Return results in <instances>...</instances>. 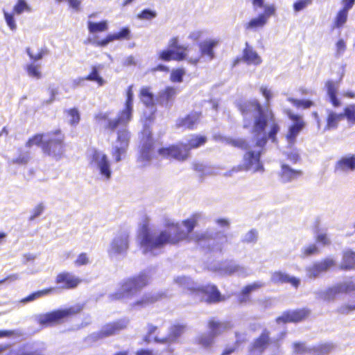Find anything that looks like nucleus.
Segmentation results:
<instances>
[{"mask_svg": "<svg viewBox=\"0 0 355 355\" xmlns=\"http://www.w3.org/2000/svg\"><path fill=\"white\" fill-rule=\"evenodd\" d=\"M320 252L319 248L315 244H310L308 246L303 248L301 250V257L306 258L313 254H317Z\"/></svg>", "mask_w": 355, "mask_h": 355, "instance_id": "nucleus-49", "label": "nucleus"}, {"mask_svg": "<svg viewBox=\"0 0 355 355\" xmlns=\"http://www.w3.org/2000/svg\"><path fill=\"white\" fill-rule=\"evenodd\" d=\"M156 15L157 13L155 11L149 9H144L137 15V17L140 19L150 20L155 18Z\"/></svg>", "mask_w": 355, "mask_h": 355, "instance_id": "nucleus-56", "label": "nucleus"}, {"mask_svg": "<svg viewBox=\"0 0 355 355\" xmlns=\"http://www.w3.org/2000/svg\"><path fill=\"white\" fill-rule=\"evenodd\" d=\"M355 310V304H343L340 306L338 309L337 312L340 314H349V313L354 311Z\"/></svg>", "mask_w": 355, "mask_h": 355, "instance_id": "nucleus-61", "label": "nucleus"}, {"mask_svg": "<svg viewBox=\"0 0 355 355\" xmlns=\"http://www.w3.org/2000/svg\"><path fill=\"white\" fill-rule=\"evenodd\" d=\"M129 247L128 235L124 234L114 238L111 243V250L114 254H121L127 251Z\"/></svg>", "mask_w": 355, "mask_h": 355, "instance_id": "nucleus-26", "label": "nucleus"}, {"mask_svg": "<svg viewBox=\"0 0 355 355\" xmlns=\"http://www.w3.org/2000/svg\"><path fill=\"white\" fill-rule=\"evenodd\" d=\"M207 140L205 135L192 134L186 142L179 141L161 147L157 150V153L163 159L184 162L191 157L192 150L203 146Z\"/></svg>", "mask_w": 355, "mask_h": 355, "instance_id": "nucleus-3", "label": "nucleus"}, {"mask_svg": "<svg viewBox=\"0 0 355 355\" xmlns=\"http://www.w3.org/2000/svg\"><path fill=\"white\" fill-rule=\"evenodd\" d=\"M149 282L150 275L146 272L141 271L124 281L121 285L122 293L124 295L135 293L147 286Z\"/></svg>", "mask_w": 355, "mask_h": 355, "instance_id": "nucleus-9", "label": "nucleus"}, {"mask_svg": "<svg viewBox=\"0 0 355 355\" xmlns=\"http://www.w3.org/2000/svg\"><path fill=\"white\" fill-rule=\"evenodd\" d=\"M133 107L124 105L116 119L108 120L105 128L114 132L119 125H127L132 119Z\"/></svg>", "mask_w": 355, "mask_h": 355, "instance_id": "nucleus-15", "label": "nucleus"}, {"mask_svg": "<svg viewBox=\"0 0 355 355\" xmlns=\"http://www.w3.org/2000/svg\"><path fill=\"white\" fill-rule=\"evenodd\" d=\"M44 134L43 133H37L31 137L26 142V147L31 148L33 146H40L42 148V146L44 143Z\"/></svg>", "mask_w": 355, "mask_h": 355, "instance_id": "nucleus-45", "label": "nucleus"}, {"mask_svg": "<svg viewBox=\"0 0 355 355\" xmlns=\"http://www.w3.org/2000/svg\"><path fill=\"white\" fill-rule=\"evenodd\" d=\"M202 116L200 111H193L183 117L179 118L176 121V127L184 130H194L196 128Z\"/></svg>", "mask_w": 355, "mask_h": 355, "instance_id": "nucleus-18", "label": "nucleus"}, {"mask_svg": "<svg viewBox=\"0 0 355 355\" xmlns=\"http://www.w3.org/2000/svg\"><path fill=\"white\" fill-rule=\"evenodd\" d=\"M83 309V304H75L64 309H56L38 316L37 322L44 327L53 326L62 323L64 320L80 313Z\"/></svg>", "mask_w": 355, "mask_h": 355, "instance_id": "nucleus-5", "label": "nucleus"}, {"mask_svg": "<svg viewBox=\"0 0 355 355\" xmlns=\"http://www.w3.org/2000/svg\"><path fill=\"white\" fill-rule=\"evenodd\" d=\"M350 9L351 8L345 6H342L334 18L331 28L332 29L340 28L344 26L345 24L347 22L348 12Z\"/></svg>", "mask_w": 355, "mask_h": 355, "instance_id": "nucleus-33", "label": "nucleus"}, {"mask_svg": "<svg viewBox=\"0 0 355 355\" xmlns=\"http://www.w3.org/2000/svg\"><path fill=\"white\" fill-rule=\"evenodd\" d=\"M44 207L42 203L38 204L33 210L31 215L29 217V220H33L35 218L41 215L44 211Z\"/></svg>", "mask_w": 355, "mask_h": 355, "instance_id": "nucleus-62", "label": "nucleus"}, {"mask_svg": "<svg viewBox=\"0 0 355 355\" xmlns=\"http://www.w3.org/2000/svg\"><path fill=\"white\" fill-rule=\"evenodd\" d=\"M87 28L91 34L105 32L108 29L107 21L106 20H102L98 22L88 21Z\"/></svg>", "mask_w": 355, "mask_h": 355, "instance_id": "nucleus-37", "label": "nucleus"}, {"mask_svg": "<svg viewBox=\"0 0 355 355\" xmlns=\"http://www.w3.org/2000/svg\"><path fill=\"white\" fill-rule=\"evenodd\" d=\"M226 143L231 146L245 151L249 148L248 141L243 138H228L226 139Z\"/></svg>", "mask_w": 355, "mask_h": 355, "instance_id": "nucleus-43", "label": "nucleus"}, {"mask_svg": "<svg viewBox=\"0 0 355 355\" xmlns=\"http://www.w3.org/2000/svg\"><path fill=\"white\" fill-rule=\"evenodd\" d=\"M261 94L264 96L266 99V104L269 105V103L272 97V92L267 87L261 86L259 89Z\"/></svg>", "mask_w": 355, "mask_h": 355, "instance_id": "nucleus-63", "label": "nucleus"}, {"mask_svg": "<svg viewBox=\"0 0 355 355\" xmlns=\"http://www.w3.org/2000/svg\"><path fill=\"white\" fill-rule=\"evenodd\" d=\"M215 338L209 333H202L195 338L194 343L203 349H209L214 345Z\"/></svg>", "mask_w": 355, "mask_h": 355, "instance_id": "nucleus-32", "label": "nucleus"}, {"mask_svg": "<svg viewBox=\"0 0 355 355\" xmlns=\"http://www.w3.org/2000/svg\"><path fill=\"white\" fill-rule=\"evenodd\" d=\"M343 293H346V290L343 284L339 283L329 288L327 290L326 295L329 299H334L337 295Z\"/></svg>", "mask_w": 355, "mask_h": 355, "instance_id": "nucleus-44", "label": "nucleus"}, {"mask_svg": "<svg viewBox=\"0 0 355 355\" xmlns=\"http://www.w3.org/2000/svg\"><path fill=\"white\" fill-rule=\"evenodd\" d=\"M169 49L161 51L158 54L159 60L163 61H182L184 60L192 64H196L200 60V55L197 52L196 55H190L191 50L188 47L180 44L178 37H173L168 42Z\"/></svg>", "mask_w": 355, "mask_h": 355, "instance_id": "nucleus-4", "label": "nucleus"}, {"mask_svg": "<svg viewBox=\"0 0 355 355\" xmlns=\"http://www.w3.org/2000/svg\"><path fill=\"white\" fill-rule=\"evenodd\" d=\"M325 87L331 103L334 107H339L340 102L337 98L338 83L329 80L325 83Z\"/></svg>", "mask_w": 355, "mask_h": 355, "instance_id": "nucleus-29", "label": "nucleus"}, {"mask_svg": "<svg viewBox=\"0 0 355 355\" xmlns=\"http://www.w3.org/2000/svg\"><path fill=\"white\" fill-rule=\"evenodd\" d=\"M129 320L121 318L104 324L96 333V338L103 339L119 334L128 327Z\"/></svg>", "mask_w": 355, "mask_h": 355, "instance_id": "nucleus-11", "label": "nucleus"}, {"mask_svg": "<svg viewBox=\"0 0 355 355\" xmlns=\"http://www.w3.org/2000/svg\"><path fill=\"white\" fill-rule=\"evenodd\" d=\"M257 239V232L254 230H250L245 235L243 242L245 243H254Z\"/></svg>", "mask_w": 355, "mask_h": 355, "instance_id": "nucleus-64", "label": "nucleus"}, {"mask_svg": "<svg viewBox=\"0 0 355 355\" xmlns=\"http://www.w3.org/2000/svg\"><path fill=\"white\" fill-rule=\"evenodd\" d=\"M191 294L200 297L201 301L207 304H216L225 300L218 287L214 284H206L189 288Z\"/></svg>", "mask_w": 355, "mask_h": 355, "instance_id": "nucleus-8", "label": "nucleus"}, {"mask_svg": "<svg viewBox=\"0 0 355 355\" xmlns=\"http://www.w3.org/2000/svg\"><path fill=\"white\" fill-rule=\"evenodd\" d=\"M254 9L263 8V12L257 17L252 18L245 24L246 31H257L263 28L268 22L269 18L275 15L276 7L274 4L265 5L264 0H251Z\"/></svg>", "mask_w": 355, "mask_h": 355, "instance_id": "nucleus-6", "label": "nucleus"}, {"mask_svg": "<svg viewBox=\"0 0 355 355\" xmlns=\"http://www.w3.org/2000/svg\"><path fill=\"white\" fill-rule=\"evenodd\" d=\"M272 342L270 331L264 329L248 347V355H262Z\"/></svg>", "mask_w": 355, "mask_h": 355, "instance_id": "nucleus-10", "label": "nucleus"}, {"mask_svg": "<svg viewBox=\"0 0 355 355\" xmlns=\"http://www.w3.org/2000/svg\"><path fill=\"white\" fill-rule=\"evenodd\" d=\"M49 136L42 146V151L46 155L59 159L65 153L64 134L60 129H56L51 131Z\"/></svg>", "mask_w": 355, "mask_h": 355, "instance_id": "nucleus-7", "label": "nucleus"}, {"mask_svg": "<svg viewBox=\"0 0 355 355\" xmlns=\"http://www.w3.org/2000/svg\"><path fill=\"white\" fill-rule=\"evenodd\" d=\"M14 13H9L6 11L3 12L4 18L8 27L12 31H15L17 28V25L14 19Z\"/></svg>", "mask_w": 355, "mask_h": 355, "instance_id": "nucleus-55", "label": "nucleus"}, {"mask_svg": "<svg viewBox=\"0 0 355 355\" xmlns=\"http://www.w3.org/2000/svg\"><path fill=\"white\" fill-rule=\"evenodd\" d=\"M343 114H338L333 110H328L326 118V124L324 130L325 131H329L336 129L338 127L339 122L343 119Z\"/></svg>", "mask_w": 355, "mask_h": 355, "instance_id": "nucleus-28", "label": "nucleus"}, {"mask_svg": "<svg viewBox=\"0 0 355 355\" xmlns=\"http://www.w3.org/2000/svg\"><path fill=\"white\" fill-rule=\"evenodd\" d=\"M89 262L88 255L86 252H82L78 254L77 259L75 260L74 263L77 266L87 265Z\"/></svg>", "mask_w": 355, "mask_h": 355, "instance_id": "nucleus-60", "label": "nucleus"}, {"mask_svg": "<svg viewBox=\"0 0 355 355\" xmlns=\"http://www.w3.org/2000/svg\"><path fill=\"white\" fill-rule=\"evenodd\" d=\"M24 11L30 12L31 8L24 0H17V3L14 6L12 9L13 13L20 15Z\"/></svg>", "mask_w": 355, "mask_h": 355, "instance_id": "nucleus-51", "label": "nucleus"}, {"mask_svg": "<svg viewBox=\"0 0 355 355\" xmlns=\"http://www.w3.org/2000/svg\"><path fill=\"white\" fill-rule=\"evenodd\" d=\"M55 282L61 289L71 290L76 288L81 279L68 271H62L57 274Z\"/></svg>", "mask_w": 355, "mask_h": 355, "instance_id": "nucleus-16", "label": "nucleus"}, {"mask_svg": "<svg viewBox=\"0 0 355 355\" xmlns=\"http://www.w3.org/2000/svg\"><path fill=\"white\" fill-rule=\"evenodd\" d=\"M312 2L313 0H297L293 3V10L295 12H300L311 5Z\"/></svg>", "mask_w": 355, "mask_h": 355, "instance_id": "nucleus-57", "label": "nucleus"}, {"mask_svg": "<svg viewBox=\"0 0 355 355\" xmlns=\"http://www.w3.org/2000/svg\"><path fill=\"white\" fill-rule=\"evenodd\" d=\"M339 268L341 270L355 269V252L349 250L343 252L342 262Z\"/></svg>", "mask_w": 355, "mask_h": 355, "instance_id": "nucleus-30", "label": "nucleus"}, {"mask_svg": "<svg viewBox=\"0 0 355 355\" xmlns=\"http://www.w3.org/2000/svg\"><path fill=\"white\" fill-rule=\"evenodd\" d=\"M127 149V147L118 145L113 148L112 155L114 158L116 162H119L121 160L122 155L125 153Z\"/></svg>", "mask_w": 355, "mask_h": 355, "instance_id": "nucleus-54", "label": "nucleus"}, {"mask_svg": "<svg viewBox=\"0 0 355 355\" xmlns=\"http://www.w3.org/2000/svg\"><path fill=\"white\" fill-rule=\"evenodd\" d=\"M99 66H92L91 71L85 77L82 78L83 80H88L96 82L98 86H103L105 81L99 74Z\"/></svg>", "mask_w": 355, "mask_h": 355, "instance_id": "nucleus-35", "label": "nucleus"}, {"mask_svg": "<svg viewBox=\"0 0 355 355\" xmlns=\"http://www.w3.org/2000/svg\"><path fill=\"white\" fill-rule=\"evenodd\" d=\"M302 175L301 170H295L291 168L287 164H283L282 166L281 176L285 181H291L297 179Z\"/></svg>", "mask_w": 355, "mask_h": 355, "instance_id": "nucleus-34", "label": "nucleus"}, {"mask_svg": "<svg viewBox=\"0 0 355 355\" xmlns=\"http://www.w3.org/2000/svg\"><path fill=\"white\" fill-rule=\"evenodd\" d=\"M264 286L261 282H254L245 286L240 291L236 301L239 304H246L251 300L250 293L257 291Z\"/></svg>", "mask_w": 355, "mask_h": 355, "instance_id": "nucleus-24", "label": "nucleus"}, {"mask_svg": "<svg viewBox=\"0 0 355 355\" xmlns=\"http://www.w3.org/2000/svg\"><path fill=\"white\" fill-rule=\"evenodd\" d=\"M201 218V213L195 212L184 219L182 225L185 227L186 232L181 228L179 223L167 221L164 224L166 229L158 234L150 230L148 221L146 220L141 227L140 245L145 252H152L162 248L166 245H177L185 240L190 241V234L198 226Z\"/></svg>", "mask_w": 355, "mask_h": 355, "instance_id": "nucleus-2", "label": "nucleus"}, {"mask_svg": "<svg viewBox=\"0 0 355 355\" xmlns=\"http://www.w3.org/2000/svg\"><path fill=\"white\" fill-rule=\"evenodd\" d=\"M26 51L31 60L37 61L42 59L49 53L46 46H42L37 49V53L34 52L33 47H27Z\"/></svg>", "mask_w": 355, "mask_h": 355, "instance_id": "nucleus-39", "label": "nucleus"}, {"mask_svg": "<svg viewBox=\"0 0 355 355\" xmlns=\"http://www.w3.org/2000/svg\"><path fill=\"white\" fill-rule=\"evenodd\" d=\"M270 281L273 284H290L295 288H297L300 284V280L299 278L291 277L281 270L273 272L271 275Z\"/></svg>", "mask_w": 355, "mask_h": 355, "instance_id": "nucleus-22", "label": "nucleus"}, {"mask_svg": "<svg viewBox=\"0 0 355 355\" xmlns=\"http://www.w3.org/2000/svg\"><path fill=\"white\" fill-rule=\"evenodd\" d=\"M288 101L297 108L308 109L314 105V103L308 99L300 100L295 98H289Z\"/></svg>", "mask_w": 355, "mask_h": 355, "instance_id": "nucleus-47", "label": "nucleus"}, {"mask_svg": "<svg viewBox=\"0 0 355 355\" xmlns=\"http://www.w3.org/2000/svg\"><path fill=\"white\" fill-rule=\"evenodd\" d=\"M139 97L141 101L147 107H152L155 105L154 95L151 93L148 87L141 88Z\"/></svg>", "mask_w": 355, "mask_h": 355, "instance_id": "nucleus-36", "label": "nucleus"}, {"mask_svg": "<svg viewBox=\"0 0 355 355\" xmlns=\"http://www.w3.org/2000/svg\"><path fill=\"white\" fill-rule=\"evenodd\" d=\"M218 44V41L214 40H205L198 44V46L200 49V52L197 50H195L196 55L198 52L200 57L202 55H207L209 57L210 60L214 58V48Z\"/></svg>", "mask_w": 355, "mask_h": 355, "instance_id": "nucleus-27", "label": "nucleus"}, {"mask_svg": "<svg viewBox=\"0 0 355 355\" xmlns=\"http://www.w3.org/2000/svg\"><path fill=\"white\" fill-rule=\"evenodd\" d=\"M30 160V154L29 152H22L19 154V155L12 159L11 162L17 165H26Z\"/></svg>", "mask_w": 355, "mask_h": 355, "instance_id": "nucleus-52", "label": "nucleus"}, {"mask_svg": "<svg viewBox=\"0 0 355 355\" xmlns=\"http://www.w3.org/2000/svg\"><path fill=\"white\" fill-rule=\"evenodd\" d=\"M321 266L318 262L314 263L312 266H309L306 268V275L309 278H315L320 273L324 272L323 270H322Z\"/></svg>", "mask_w": 355, "mask_h": 355, "instance_id": "nucleus-48", "label": "nucleus"}, {"mask_svg": "<svg viewBox=\"0 0 355 355\" xmlns=\"http://www.w3.org/2000/svg\"><path fill=\"white\" fill-rule=\"evenodd\" d=\"M131 39V31L128 27H123L120 29V31L117 33H114L112 34H108L102 40H95L92 38H87L86 41H85V44H92L96 46H105L110 42L115 41V40H129Z\"/></svg>", "mask_w": 355, "mask_h": 355, "instance_id": "nucleus-12", "label": "nucleus"}, {"mask_svg": "<svg viewBox=\"0 0 355 355\" xmlns=\"http://www.w3.org/2000/svg\"><path fill=\"white\" fill-rule=\"evenodd\" d=\"M187 329V325L184 324L176 323L170 326L168 333L164 338L155 336L153 340L157 343H175L178 340L180 336L183 335Z\"/></svg>", "mask_w": 355, "mask_h": 355, "instance_id": "nucleus-17", "label": "nucleus"}, {"mask_svg": "<svg viewBox=\"0 0 355 355\" xmlns=\"http://www.w3.org/2000/svg\"><path fill=\"white\" fill-rule=\"evenodd\" d=\"M177 94V89L174 87H166L159 95L160 100L165 103H168L175 98Z\"/></svg>", "mask_w": 355, "mask_h": 355, "instance_id": "nucleus-40", "label": "nucleus"}, {"mask_svg": "<svg viewBox=\"0 0 355 355\" xmlns=\"http://www.w3.org/2000/svg\"><path fill=\"white\" fill-rule=\"evenodd\" d=\"M185 73L182 68H178L173 70L170 75V80L173 83H181L183 80V76Z\"/></svg>", "mask_w": 355, "mask_h": 355, "instance_id": "nucleus-53", "label": "nucleus"}, {"mask_svg": "<svg viewBox=\"0 0 355 355\" xmlns=\"http://www.w3.org/2000/svg\"><path fill=\"white\" fill-rule=\"evenodd\" d=\"M238 109L244 117L243 128H250L251 121L246 116L252 113L253 120L251 132L254 135L263 134V136L257 139L254 148H248L245 151L242 163L245 168V171L263 173L265 168L261 161V155L264 152V148L268 139L272 143L278 142L277 135L280 130V125L276 120L273 111L264 108L256 98L239 103Z\"/></svg>", "mask_w": 355, "mask_h": 355, "instance_id": "nucleus-1", "label": "nucleus"}, {"mask_svg": "<svg viewBox=\"0 0 355 355\" xmlns=\"http://www.w3.org/2000/svg\"><path fill=\"white\" fill-rule=\"evenodd\" d=\"M163 296V293H147L145 294L141 299L135 302L134 305L140 307H145L157 302L161 300Z\"/></svg>", "mask_w": 355, "mask_h": 355, "instance_id": "nucleus-31", "label": "nucleus"}, {"mask_svg": "<svg viewBox=\"0 0 355 355\" xmlns=\"http://www.w3.org/2000/svg\"><path fill=\"white\" fill-rule=\"evenodd\" d=\"M355 171V154L341 157L334 165V172H348Z\"/></svg>", "mask_w": 355, "mask_h": 355, "instance_id": "nucleus-23", "label": "nucleus"}, {"mask_svg": "<svg viewBox=\"0 0 355 355\" xmlns=\"http://www.w3.org/2000/svg\"><path fill=\"white\" fill-rule=\"evenodd\" d=\"M232 325L227 321H221L214 317L209 318L207 322L208 333L217 337L225 331L230 329Z\"/></svg>", "mask_w": 355, "mask_h": 355, "instance_id": "nucleus-20", "label": "nucleus"}, {"mask_svg": "<svg viewBox=\"0 0 355 355\" xmlns=\"http://www.w3.org/2000/svg\"><path fill=\"white\" fill-rule=\"evenodd\" d=\"M67 116L69 117V123L72 126L77 125L80 121V114L76 107L67 109L64 111Z\"/></svg>", "mask_w": 355, "mask_h": 355, "instance_id": "nucleus-42", "label": "nucleus"}, {"mask_svg": "<svg viewBox=\"0 0 355 355\" xmlns=\"http://www.w3.org/2000/svg\"><path fill=\"white\" fill-rule=\"evenodd\" d=\"M288 118L293 121L288 130L286 135V139L290 144H294L298 134L303 130L305 126V122L302 116L294 114L291 110L286 111Z\"/></svg>", "mask_w": 355, "mask_h": 355, "instance_id": "nucleus-13", "label": "nucleus"}, {"mask_svg": "<svg viewBox=\"0 0 355 355\" xmlns=\"http://www.w3.org/2000/svg\"><path fill=\"white\" fill-rule=\"evenodd\" d=\"M241 59L248 64L259 65L262 62L260 55L248 42L243 49Z\"/></svg>", "mask_w": 355, "mask_h": 355, "instance_id": "nucleus-25", "label": "nucleus"}, {"mask_svg": "<svg viewBox=\"0 0 355 355\" xmlns=\"http://www.w3.org/2000/svg\"><path fill=\"white\" fill-rule=\"evenodd\" d=\"M130 141V132L126 129L119 130L117 132L116 143L118 146L128 147Z\"/></svg>", "mask_w": 355, "mask_h": 355, "instance_id": "nucleus-46", "label": "nucleus"}, {"mask_svg": "<svg viewBox=\"0 0 355 355\" xmlns=\"http://www.w3.org/2000/svg\"><path fill=\"white\" fill-rule=\"evenodd\" d=\"M343 117H346L350 123H355V105H349L343 110Z\"/></svg>", "mask_w": 355, "mask_h": 355, "instance_id": "nucleus-50", "label": "nucleus"}, {"mask_svg": "<svg viewBox=\"0 0 355 355\" xmlns=\"http://www.w3.org/2000/svg\"><path fill=\"white\" fill-rule=\"evenodd\" d=\"M293 352L296 354H304L310 352V349L305 347V344L302 342H295L293 344Z\"/></svg>", "mask_w": 355, "mask_h": 355, "instance_id": "nucleus-58", "label": "nucleus"}, {"mask_svg": "<svg viewBox=\"0 0 355 355\" xmlns=\"http://www.w3.org/2000/svg\"><path fill=\"white\" fill-rule=\"evenodd\" d=\"M311 311L307 308L288 310L276 318L277 323H298L306 320L310 315Z\"/></svg>", "mask_w": 355, "mask_h": 355, "instance_id": "nucleus-14", "label": "nucleus"}, {"mask_svg": "<svg viewBox=\"0 0 355 355\" xmlns=\"http://www.w3.org/2000/svg\"><path fill=\"white\" fill-rule=\"evenodd\" d=\"M318 263L321 266L320 267L324 272H326L329 268L334 267L336 265V261L331 258H325Z\"/></svg>", "mask_w": 355, "mask_h": 355, "instance_id": "nucleus-59", "label": "nucleus"}, {"mask_svg": "<svg viewBox=\"0 0 355 355\" xmlns=\"http://www.w3.org/2000/svg\"><path fill=\"white\" fill-rule=\"evenodd\" d=\"M141 147L140 150L141 156L145 159L149 160L151 158V152L154 148V140L152 133L148 127H146L141 132Z\"/></svg>", "mask_w": 355, "mask_h": 355, "instance_id": "nucleus-19", "label": "nucleus"}, {"mask_svg": "<svg viewBox=\"0 0 355 355\" xmlns=\"http://www.w3.org/2000/svg\"><path fill=\"white\" fill-rule=\"evenodd\" d=\"M214 239V235L209 232H197L190 237V241H193L198 245H204Z\"/></svg>", "mask_w": 355, "mask_h": 355, "instance_id": "nucleus-38", "label": "nucleus"}, {"mask_svg": "<svg viewBox=\"0 0 355 355\" xmlns=\"http://www.w3.org/2000/svg\"><path fill=\"white\" fill-rule=\"evenodd\" d=\"M92 160L97 162L101 175L105 177L106 180H110L112 175V171L107 155L105 154H101L96 150L92 154Z\"/></svg>", "mask_w": 355, "mask_h": 355, "instance_id": "nucleus-21", "label": "nucleus"}, {"mask_svg": "<svg viewBox=\"0 0 355 355\" xmlns=\"http://www.w3.org/2000/svg\"><path fill=\"white\" fill-rule=\"evenodd\" d=\"M26 71L28 75L35 79H41L42 78V73L40 64L30 63L26 66Z\"/></svg>", "mask_w": 355, "mask_h": 355, "instance_id": "nucleus-41", "label": "nucleus"}]
</instances>
